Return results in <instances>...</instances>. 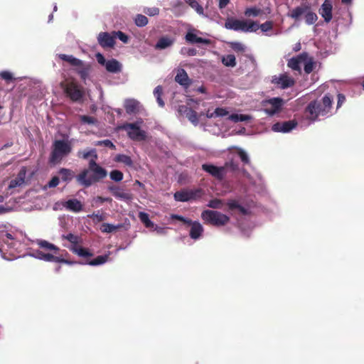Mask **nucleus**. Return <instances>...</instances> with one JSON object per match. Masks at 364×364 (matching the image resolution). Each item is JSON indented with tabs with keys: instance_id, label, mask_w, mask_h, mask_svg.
<instances>
[{
	"instance_id": "nucleus-1",
	"label": "nucleus",
	"mask_w": 364,
	"mask_h": 364,
	"mask_svg": "<svg viewBox=\"0 0 364 364\" xmlns=\"http://www.w3.org/2000/svg\"><path fill=\"white\" fill-rule=\"evenodd\" d=\"M333 99L329 94L325 95L322 99L311 101L305 109V116L309 121L306 125L320 120L321 117L331 116Z\"/></svg>"
},
{
	"instance_id": "nucleus-2",
	"label": "nucleus",
	"mask_w": 364,
	"mask_h": 364,
	"mask_svg": "<svg viewBox=\"0 0 364 364\" xmlns=\"http://www.w3.org/2000/svg\"><path fill=\"white\" fill-rule=\"evenodd\" d=\"M202 168L205 172L220 180L224 178L228 173H232L235 176H243L246 178L251 184L255 183V181L252 177L244 169H240L238 164L233 160L226 162L223 166H216L213 164H205L202 165Z\"/></svg>"
},
{
	"instance_id": "nucleus-3",
	"label": "nucleus",
	"mask_w": 364,
	"mask_h": 364,
	"mask_svg": "<svg viewBox=\"0 0 364 364\" xmlns=\"http://www.w3.org/2000/svg\"><path fill=\"white\" fill-rule=\"evenodd\" d=\"M107 175V171L91 159L88 168L84 169L76 176V180L81 186L90 187L92 184L105 178Z\"/></svg>"
},
{
	"instance_id": "nucleus-4",
	"label": "nucleus",
	"mask_w": 364,
	"mask_h": 364,
	"mask_svg": "<svg viewBox=\"0 0 364 364\" xmlns=\"http://www.w3.org/2000/svg\"><path fill=\"white\" fill-rule=\"evenodd\" d=\"M0 243V253L4 259L11 261L21 257L18 253L21 252L22 244L11 233L1 231Z\"/></svg>"
},
{
	"instance_id": "nucleus-5",
	"label": "nucleus",
	"mask_w": 364,
	"mask_h": 364,
	"mask_svg": "<svg viewBox=\"0 0 364 364\" xmlns=\"http://www.w3.org/2000/svg\"><path fill=\"white\" fill-rule=\"evenodd\" d=\"M73 150L70 141L65 139H56L53 142L52 150L49 161L51 164H60L63 159L67 157Z\"/></svg>"
},
{
	"instance_id": "nucleus-6",
	"label": "nucleus",
	"mask_w": 364,
	"mask_h": 364,
	"mask_svg": "<svg viewBox=\"0 0 364 364\" xmlns=\"http://www.w3.org/2000/svg\"><path fill=\"white\" fill-rule=\"evenodd\" d=\"M225 28L237 32L255 33L256 21L250 19H237L232 17L227 18Z\"/></svg>"
},
{
	"instance_id": "nucleus-7",
	"label": "nucleus",
	"mask_w": 364,
	"mask_h": 364,
	"mask_svg": "<svg viewBox=\"0 0 364 364\" xmlns=\"http://www.w3.org/2000/svg\"><path fill=\"white\" fill-rule=\"evenodd\" d=\"M143 120L139 119L134 123H124L119 128L127 132L128 136L135 141H142L146 139V133L141 129Z\"/></svg>"
},
{
	"instance_id": "nucleus-8",
	"label": "nucleus",
	"mask_w": 364,
	"mask_h": 364,
	"mask_svg": "<svg viewBox=\"0 0 364 364\" xmlns=\"http://www.w3.org/2000/svg\"><path fill=\"white\" fill-rule=\"evenodd\" d=\"M285 101L281 97H272L262 102L261 111L269 117L278 114L282 109Z\"/></svg>"
},
{
	"instance_id": "nucleus-9",
	"label": "nucleus",
	"mask_w": 364,
	"mask_h": 364,
	"mask_svg": "<svg viewBox=\"0 0 364 364\" xmlns=\"http://www.w3.org/2000/svg\"><path fill=\"white\" fill-rule=\"evenodd\" d=\"M202 219L208 223L215 226H222L228 223L230 218L228 215L216 211L205 210L201 213Z\"/></svg>"
},
{
	"instance_id": "nucleus-10",
	"label": "nucleus",
	"mask_w": 364,
	"mask_h": 364,
	"mask_svg": "<svg viewBox=\"0 0 364 364\" xmlns=\"http://www.w3.org/2000/svg\"><path fill=\"white\" fill-rule=\"evenodd\" d=\"M171 218L180 220L184 223L185 224L190 225L191 230L189 235L191 238H192L193 240H198L202 236L204 230L203 225L199 222L192 221L190 219L186 218L183 216L176 214H172L171 215Z\"/></svg>"
},
{
	"instance_id": "nucleus-11",
	"label": "nucleus",
	"mask_w": 364,
	"mask_h": 364,
	"mask_svg": "<svg viewBox=\"0 0 364 364\" xmlns=\"http://www.w3.org/2000/svg\"><path fill=\"white\" fill-rule=\"evenodd\" d=\"M202 195L203 193L200 189H194L177 191L174 193L173 196L176 201L187 202L199 198Z\"/></svg>"
},
{
	"instance_id": "nucleus-12",
	"label": "nucleus",
	"mask_w": 364,
	"mask_h": 364,
	"mask_svg": "<svg viewBox=\"0 0 364 364\" xmlns=\"http://www.w3.org/2000/svg\"><path fill=\"white\" fill-rule=\"evenodd\" d=\"M272 82L277 87L281 89H286L291 87L294 85V80L287 73L280 74L278 76H274Z\"/></svg>"
},
{
	"instance_id": "nucleus-13",
	"label": "nucleus",
	"mask_w": 364,
	"mask_h": 364,
	"mask_svg": "<svg viewBox=\"0 0 364 364\" xmlns=\"http://www.w3.org/2000/svg\"><path fill=\"white\" fill-rule=\"evenodd\" d=\"M26 176V168L21 167L17 176L12 179L8 186V191H10V194L14 193V189L18 187H21L25 184V179Z\"/></svg>"
},
{
	"instance_id": "nucleus-14",
	"label": "nucleus",
	"mask_w": 364,
	"mask_h": 364,
	"mask_svg": "<svg viewBox=\"0 0 364 364\" xmlns=\"http://www.w3.org/2000/svg\"><path fill=\"white\" fill-rule=\"evenodd\" d=\"M309 6H310L308 4L303 3L301 5L290 9L287 14V16L295 21H300L302 17L305 16Z\"/></svg>"
},
{
	"instance_id": "nucleus-15",
	"label": "nucleus",
	"mask_w": 364,
	"mask_h": 364,
	"mask_svg": "<svg viewBox=\"0 0 364 364\" xmlns=\"http://www.w3.org/2000/svg\"><path fill=\"white\" fill-rule=\"evenodd\" d=\"M108 189L118 200L129 202L133 199V196L131 193L125 191L123 188L119 186H110L108 187Z\"/></svg>"
},
{
	"instance_id": "nucleus-16",
	"label": "nucleus",
	"mask_w": 364,
	"mask_h": 364,
	"mask_svg": "<svg viewBox=\"0 0 364 364\" xmlns=\"http://www.w3.org/2000/svg\"><path fill=\"white\" fill-rule=\"evenodd\" d=\"M297 122L295 120H289L282 122H277L272 127L274 132L287 133L296 128Z\"/></svg>"
},
{
	"instance_id": "nucleus-17",
	"label": "nucleus",
	"mask_w": 364,
	"mask_h": 364,
	"mask_svg": "<svg viewBox=\"0 0 364 364\" xmlns=\"http://www.w3.org/2000/svg\"><path fill=\"white\" fill-rule=\"evenodd\" d=\"M97 41L103 48H112L115 44L114 36L113 32H101L98 34Z\"/></svg>"
},
{
	"instance_id": "nucleus-18",
	"label": "nucleus",
	"mask_w": 364,
	"mask_h": 364,
	"mask_svg": "<svg viewBox=\"0 0 364 364\" xmlns=\"http://www.w3.org/2000/svg\"><path fill=\"white\" fill-rule=\"evenodd\" d=\"M307 58L308 54L306 53H302L296 57L290 58L288 60L287 65L292 70L300 72L301 65L303 64L304 62L306 61Z\"/></svg>"
},
{
	"instance_id": "nucleus-19",
	"label": "nucleus",
	"mask_w": 364,
	"mask_h": 364,
	"mask_svg": "<svg viewBox=\"0 0 364 364\" xmlns=\"http://www.w3.org/2000/svg\"><path fill=\"white\" fill-rule=\"evenodd\" d=\"M259 29L267 36H277L280 33L279 31H274V22L272 21H266L262 24H259L256 21L255 32Z\"/></svg>"
},
{
	"instance_id": "nucleus-20",
	"label": "nucleus",
	"mask_w": 364,
	"mask_h": 364,
	"mask_svg": "<svg viewBox=\"0 0 364 364\" xmlns=\"http://www.w3.org/2000/svg\"><path fill=\"white\" fill-rule=\"evenodd\" d=\"M30 255L35 258H37V259H39L41 260H44L46 262H62L65 264H72V262H70L68 260L63 259H60L59 257H55L52 254L44 253L42 251H39V250L36 251L35 252L31 254Z\"/></svg>"
},
{
	"instance_id": "nucleus-21",
	"label": "nucleus",
	"mask_w": 364,
	"mask_h": 364,
	"mask_svg": "<svg viewBox=\"0 0 364 364\" xmlns=\"http://www.w3.org/2000/svg\"><path fill=\"white\" fill-rule=\"evenodd\" d=\"M178 112L183 116H186L188 120L194 125L198 124V114L196 112L186 105H180L178 109Z\"/></svg>"
},
{
	"instance_id": "nucleus-22",
	"label": "nucleus",
	"mask_w": 364,
	"mask_h": 364,
	"mask_svg": "<svg viewBox=\"0 0 364 364\" xmlns=\"http://www.w3.org/2000/svg\"><path fill=\"white\" fill-rule=\"evenodd\" d=\"M65 92L73 101H79L83 96V92L75 84L68 85Z\"/></svg>"
},
{
	"instance_id": "nucleus-23",
	"label": "nucleus",
	"mask_w": 364,
	"mask_h": 364,
	"mask_svg": "<svg viewBox=\"0 0 364 364\" xmlns=\"http://www.w3.org/2000/svg\"><path fill=\"white\" fill-rule=\"evenodd\" d=\"M319 14L326 22L331 21L332 19V4L330 1L325 0L319 9Z\"/></svg>"
},
{
	"instance_id": "nucleus-24",
	"label": "nucleus",
	"mask_w": 364,
	"mask_h": 364,
	"mask_svg": "<svg viewBox=\"0 0 364 364\" xmlns=\"http://www.w3.org/2000/svg\"><path fill=\"white\" fill-rule=\"evenodd\" d=\"M228 209L231 211L237 210L241 215H248L250 213L249 208L240 205L238 200L235 199L228 200L227 202Z\"/></svg>"
},
{
	"instance_id": "nucleus-25",
	"label": "nucleus",
	"mask_w": 364,
	"mask_h": 364,
	"mask_svg": "<svg viewBox=\"0 0 364 364\" xmlns=\"http://www.w3.org/2000/svg\"><path fill=\"white\" fill-rule=\"evenodd\" d=\"M141 105L134 99H127L124 102V108L127 114H136L139 111Z\"/></svg>"
},
{
	"instance_id": "nucleus-26",
	"label": "nucleus",
	"mask_w": 364,
	"mask_h": 364,
	"mask_svg": "<svg viewBox=\"0 0 364 364\" xmlns=\"http://www.w3.org/2000/svg\"><path fill=\"white\" fill-rule=\"evenodd\" d=\"M175 80L176 82L186 87L191 85V80L189 79L186 70L183 68L178 70L177 74L175 77Z\"/></svg>"
},
{
	"instance_id": "nucleus-27",
	"label": "nucleus",
	"mask_w": 364,
	"mask_h": 364,
	"mask_svg": "<svg viewBox=\"0 0 364 364\" xmlns=\"http://www.w3.org/2000/svg\"><path fill=\"white\" fill-rule=\"evenodd\" d=\"M63 206L68 210L79 213L82 209V205L80 200L75 198L69 199L63 203Z\"/></svg>"
},
{
	"instance_id": "nucleus-28",
	"label": "nucleus",
	"mask_w": 364,
	"mask_h": 364,
	"mask_svg": "<svg viewBox=\"0 0 364 364\" xmlns=\"http://www.w3.org/2000/svg\"><path fill=\"white\" fill-rule=\"evenodd\" d=\"M175 41V39L168 36L161 37L155 45V48L157 50H164L171 47Z\"/></svg>"
},
{
	"instance_id": "nucleus-29",
	"label": "nucleus",
	"mask_w": 364,
	"mask_h": 364,
	"mask_svg": "<svg viewBox=\"0 0 364 364\" xmlns=\"http://www.w3.org/2000/svg\"><path fill=\"white\" fill-rule=\"evenodd\" d=\"M186 40L190 43H201V44H209L210 41L207 38H203L198 36L196 33L188 31L186 35Z\"/></svg>"
},
{
	"instance_id": "nucleus-30",
	"label": "nucleus",
	"mask_w": 364,
	"mask_h": 364,
	"mask_svg": "<svg viewBox=\"0 0 364 364\" xmlns=\"http://www.w3.org/2000/svg\"><path fill=\"white\" fill-rule=\"evenodd\" d=\"M122 68V64L116 59L108 60L105 65L107 71L112 73H117L121 72Z\"/></svg>"
},
{
	"instance_id": "nucleus-31",
	"label": "nucleus",
	"mask_w": 364,
	"mask_h": 364,
	"mask_svg": "<svg viewBox=\"0 0 364 364\" xmlns=\"http://www.w3.org/2000/svg\"><path fill=\"white\" fill-rule=\"evenodd\" d=\"M185 1L198 16L201 17L205 16L206 10H205L198 0H185Z\"/></svg>"
},
{
	"instance_id": "nucleus-32",
	"label": "nucleus",
	"mask_w": 364,
	"mask_h": 364,
	"mask_svg": "<svg viewBox=\"0 0 364 364\" xmlns=\"http://www.w3.org/2000/svg\"><path fill=\"white\" fill-rule=\"evenodd\" d=\"M77 156L83 159H87L90 156H92V159H95V161L97 159V154L95 149L79 150L77 153Z\"/></svg>"
},
{
	"instance_id": "nucleus-33",
	"label": "nucleus",
	"mask_w": 364,
	"mask_h": 364,
	"mask_svg": "<svg viewBox=\"0 0 364 364\" xmlns=\"http://www.w3.org/2000/svg\"><path fill=\"white\" fill-rule=\"evenodd\" d=\"M59 58L64 61L69 63L71 65L77 67L82 65V61L78 58H75L73 55L60 54Z\"/></svg>"
},
{
	"instance_id": "nucleus-34",
	"label": "nucleus",
	"mask_w": 364,
	"mask_h": 364,
	"mask_svg": "<svg viewBox=\"0 0 364 364\" xmlns=\"http://www.w3.org/2000/svg\"><path fill=\"white\" fill-rule=\"evenodd\" d=\"M109 254H110V252H109L107 255L97 256L95 259L87 262L85 264H89L90 266L102 265V264L106 263L109 260Z\"/></svg>"
},
{
	"instance_id": "nucleus-35",
	"label": "nucleus",
	"mask_w": 364,
	"mask_h": 364,
	"mask_svg": "<svg viewBox=\"0 0 364 364\" xmlns=\"http://www.w3.org/2000/svg\"><path fill=\"white\" fill-rule=\"evenodd\" d=\"M59 173L61 175L62 181L68 183L75 177L74 171L66 168H61L59 170Z\"/></svg>"
},
{
	"instance_id": "nucleus-36",
	"label": "nucleus",
	"mask_w": 364,
	"mask_h": 364,
	"mask_svg": "<svg viewBox=\"0 0 364 364\" xmlns=\"http://www.w3.org/2000/svg\"><path fill=\"white\" fill-rule=\"evenodd\" d=\"M203 18H207L209 21L216 22L218 23H220L221 17L217 11L208 10V6H206V11L205 13V16Z\"/></svg>"
},
{
	"instance_id": "nucleus-37",
	"label": "nucleus",
	"mask_w": 364,
	"mask_h": 364,
	"mask_svg": "<svg viewBox=\"0 0 364 364\" xmlns=\"http://www.w3.org/2000/svg\"><path fill=\"white\" fill-rule=\"evenodd\" d=\"M68 249L73 252L77 254L80 257H86L92 256V253H90L87 249H85L80 246H74V247H68Z\"/></svg>"
},
{
	"instance_id": "nucleus-38",
	"label": "nucleus",
	"mask_w": 364,
	"mask_h": 364,
	"mask_svg": "<svg viewBox=\"0 0 364 364\" xmlns=\"http://www.w3.org/2000/svg\"><path fill=\"white\" fill-rule=\"evenodd\" d=\"M37 244L41 248L45 250L53 251L55 253L58 250V247L57 246L46 240H38Z\"/></svg>"
},
{
	"instance_id": "nucleus-39",
	"label": "nucleus",
	"mask_w": 364,
	"mask_h": 364,
	"mask_svg": "<svg viewBox=\"0 0 364 364\" xmlns=\"http://www.w3.org/2000/svg\"><path fill=\"white\" fill-rule=\"evenodd\" d=\"M252 116L249 114H232L228 116V119L234 122H244V121H248L252 119Z\"/></svg>"
},
{
	"instance_id": "nucleus-40",
	"label": "nucleus",
	"mask_w": 364,
	"mask_h": 364,
	"mask_svg": "<svg viewBox=\"0 0 364 364\" xmlns=\"http://www.w3.org/2000/svg\"><path fill=\"white\" fill-rule=\"evenodd\" d=\"M138 216L146 228H151L154 227V223L149 219V215L146 213L139 212Z\"/></svg>"
},
{
	"instance_id": "nucleus-41",
	"label": "nucleus",
	"mask_w": 364,
	"mask_h": 364,
	"mask_svg": "<svg viewBox=\"0 0 364 364\" xmlns=\"http://www.w3.org/2000/svg\"><path fill=\"white\" fill-rule=\"evenodd\" d=\"M304 18L306 24L312 25L317 21L318 16L316 13L312 11L311 6H309L308 11L305 14Z\"/></svg>"
},
{
	"instance_id": "nucleus-42",
	"label": "nucleus",
	"mask_w": 364,
	"mask_h": 364,
	"mask_svg": "<svg viewBox=\"0 0 364 364\" xmlns=\"http://www.w3.org/2000/svg\"><path fill=\"white\" fill-rule=\"evenodd\" d=\"M247 17H257L262 14V10L256 6L247 8L244 12Z\"/></svg>"
},
{
	"instance_id": "nucleus-43",
	"label": "nucleus",
	"mask_w": 364,
	"mask_h": 364,
	"mask_svg": "<svg viewBox=\"0 0 364 364\" xmlns=\"http://www.w3.org/2000/svg\"><path fill=\"white\" fill-rule=\"evenodd\" d=\"M78 118L83 124L96 125L98 122L95 117L89 115H79Z\"/></svg>"
},
{
	"instance_id": "nucleus-44",
	"label": "nucleus",
	"mask_w": 364,
	"mask_h": 364,
	"mask_svg": "<svg viewBox=\"0 0 364 364\" xmlns=\"http://www.w3.org/2000/svg\"><path fill=\"white\" fill-rule=\"evenodd\" d=\"M222 63L227 67H235L236 65V59L234 55L229 54L222 58Z\"/></svg>"
},
{
	"instance_id": "nucleus-45",
	"label": "nucleus",
	"mask_w": 364,
	"mask_h": 364,
	"mask_svg": "<svg viewBox=\"0 0 364 364\" xmlns=\"http://www.w3.org/2000/svg\"><path fill=\"white\" fill-rule=\"evenodd\" d=\"M235 154L240 159L244 164H250V158L247 153L240 148H237L235 150Z\"/></svg>"
},
{
	"instance_id": "nucleus-46",
	"label": "nucleus",
	"mask_w": 364,
	"mask_h": 364,
	"mask_svg": "<svg viewBox=\"0 0 364 364\" xmlns=\"http://www.w3.org/2000/svg\"><path fill=\"white\" fill-rule=\"evenodd\" d=\"M134 23L138 27H144L148 24V18L142 14H137L134 18Z\"/></svg>"
},
{
	"instance_id": "nucleus-47",
	"label": "nucleus",
	"mask_w": 364,
	"mask_h": 364,
	"mask_svg": "<svg viewBox=\"0 0 364 364\" xmlns=\"http://www.w3.org/2000/svg\"><path fill=\"white\" fill-rule=\"evenodd\" d=\"M115 161L117 162L123 163L128 166H132L133 164L131 157L125 154L117 155L115 157Z\"/></svg>"
},
{
	"instance_id": "nucleus-48",
	"label": "nucleus",
	"mask_w": 364,
	"mask_h": 364,
	"mask_svg": "<svg viewBox=\"0 0 364 364\" xmlns=\"http://www.w3.org/2000/svg\"><path fill=\"white\" fill-rule=\"evenodd\" d=\"M62 237L63 239L67 240L71 243V245L69 247L77 246L79 237L77 235H75L72 233H69L68 235H63Z\"/></svg>"
},
{
	"instance_id": "nucleus-49",
	"label": "nucleus",
	"mask_w": 364,
	"mask_h": 364,
	"mask_svg": "<svg viewBox=\"0 0 364 364\" xmlns=\"http://www.w3.org/2000/svg\"><path fill=\"white\" fill-rule=\"evenodd\" d=\"M110 178L116 182H119L123 179V173L120 171L113 170L109 173Z\"/></svg>"
},
{
	"instance_id": "nucleus-50",
	"label": "nucleus",
	"mask_w": 364,
	"mask_h": 364,
	"mask_svg": "<svg viewBox=\"0 0 364 364\" xmlns=\"http://www.w3.org/2000/svg\"><path fill=\"white\" fill-rule=\"evenodd\" d=\"M223 205V201L222 200L215 198V199L210 200L208 202L207 205L211 208L218 209V208H222Z\"/></svg>"
},
{
	"instance_id": "nucleus-51",
	"label": "nucleus",
	"mask_w": 364,
	"mask_h": 364,
	"mask_svg": "<svg viewBox=\"0 0 364 364\" xmlns=\"http://www.w3.org/2000/svg\"><path fill=\"white\" fill-rule=\"evenodd\" d=\"M304 66V71L306 73L309 74L313 71L314 69V61L311 58L309 59V57L306 60L305 62L303 63Z\"/></svg>"
},
{
	"instance_id": "nucleus-52",
	"label": "nucleus",
	"mask_w": 364,
	"mask_h": 364,
	"mask_svg": "<svg viewBox=\"0 0 364 364\" xmlns=\"http://www.w3.org/2000/svg\"><path fill=\"white\" fill-rule=\"evenodd\" d=\"M143 12L149 16H154L159 15V9L157 7H146L143 9Z\"/></svg>"
},
{
	"instance_id": "nucleus-53",
	"label": "nucleus",
	"mask_w": 364,
	"mask_h": 364,
	"mask_svg": "<svg viewBox=\"0 0 364 364\" xmlns=\"http://www.w3.org/2000/svg\"><path fill=\"white\" fill-rule=\"evenodd\" d=\"M113 34L114 36V38H119L124 43H128L129 37H128V36L127 34H125L122 31H113Z\"/></svg>"
},
{
	"instance_id": "nucleus-54",
	"label": "nucleus",
	"mask_w": 364,
	"mask_h": 364,
	"mask_svg": "<svg viewBox=\"0 0 364 364\" xmlns=\"http://www.w3.org/2000/svg\"><path fill=\"white\" fill-rule=\"evenodd\" d=\"M96 146H105L112 149H115V145L109 139H105L102 141H97L95 143Z\"/></svg>"
},
{
	"instance_id": "nucleus-55",
	"label": "nucleus",
	"mask_w": 364,
	"mask_h": 364,
	"mask_svg": "<svg viewBox=\"0 0 364 364\" xmlns=\"http://www.w3.org/2000/svg\"><path fill=\"white\" fill-rule=\"evenodd\" d=\"M78 73L80 75V77L83 80H85L89 75V70L87 68L84 67L82 64L81 66H77Z\"/></svg>"
},
{
	"instance_id": "nucleus-56",
	"label": "nucleus",
	"mask_w": 364,
	"mask_h": 364,
	"mask_svg": "<svg viewBox=\"0 0 364 364\" xmlns=\"http://www.w3.org/2000/svg\"><path fill=\"white\" fill-rule=\"evenodd\" d=\"M116 229H117L116 226H114L112 224H109V223H104L101 228V230L103 232H112L114 230H115Z\"/></svg>"
},
{
	"instance_id": "nucleus-57",
	"label": "nucleus",
	"mask_w": 364,
	"mask_h": 364,
	"mask_svg": "<svg viewBox=\"0 0 364 364\" xmlns=\"http://www.w3.org/2000/svg\"><path fill=\"white\" fill-rule=\"evenodd\" d=\"M231 48L235 51H245V46L240 42L231 43Z\"/></svg>"
},
{
	"instance_id": "nucleus-58",
	"label": "nucleus",
	"mask_w": 364,
	"mask_h": 364,
	"mask_svg": "<svg viewBox=\"0 0 364 364\" xmlns=\"http://www.w3.org/2000/svg\"><path fill=\"white\" fill-rule=\"evenodd\" d=\"M88 217L92 218L95 222L99 223L105 220V217L102 214L100 213H94L91 215H88Z\"/></svg>"
},
{
	"instance_id": "nucleus-59",
	"label": "nucleus",
	"mask_w": 364,
	"mask_h": 364,
	"mask_svg": "<svg viewBox=\"0 0 364 364\" xmlns=\"http://www.w3.org/2000/svg\"><path fill=\"white\" fill-rule=\"evenodd\" d=\"M60 183L59 178L58 176H53L51 180L47 183L46 187L48 188H55Z\"/></svg>"
},
{
	"instance_id": "nucleus-60",
	"label": "nucleus",
	"mask_w": 364,
	"mask_h": 364,
	"mask_svg": "<svg viewBox=\"0 0 364 364\" xmlns=\"http://www.w3.org/2000/svg\"><path fill=\"white\" fill-rule=\"evenodd\" d=\"M215 117H225L228 114V112L225 108L218 107L215 109Z\"/></svg>"
},
{
	"instance_id": "nucleus-61",
	"label": "nucleus",
	"mask_w": 364,
	"mask_h": 364,
	"mask_svg": "<svg viewBox=\"0 0 364 364\" xmlns=\"http://www.w3.org/2000/svg\"><path fill=\"white\" fill-rule=\"evenodd\" d=\"M181 54H186L189 56H194L196 55L197 51L195 48H183L181 50Z\"/></svg>"
},
{
	"instance_id": "nucleus-62",
	"label": "nucleus",
	"mask_w": 364,
	"mask_h": 364,
	"mask_svg": "<svg viewBox=\"0 0 364 364\" xmlns=\"http://www.w3.org/2000/svg\"><path fill=\"white\" fill-rule=\"evenodd\" d=\"M95 56L98 63L105 67L107 60H105L103 55L100 53H97Z\"/></svg>"
},
{
	"instance_id": "nucleus-63",
	"label": "nucleus",
	"mask_w": 364,
	"mask_h": 364,
	"mask_svg": "<svg viewBox=\"0 0 364 364\" xmlns=\"http://www.w3.org/2000/svg\"><path fill=\"white\" fill-rule=\"evenodd\" d=\"M154 231L157 232L159 235H166V228L160 227L156 225H154V227L152 228Z\"/></svg>"
},
{
	"instance_id": "nucleus-64",
	"label": "nucleus",
	"mask_w": 364,
	"mask_h": 364,
	"mask_svg": "<svg viewBox=\"0 0 364 364\" xmlns=\"http://www.w3.org/2000/svg\"><path fill=\"white\" fill-rule=\"evenodd\" d=\"M345 101H346L345 95L343 94H341V93L338 94L336 109H338V108H340L342 106V105L344 103Z\"/></svg>"
}]
</instances>
